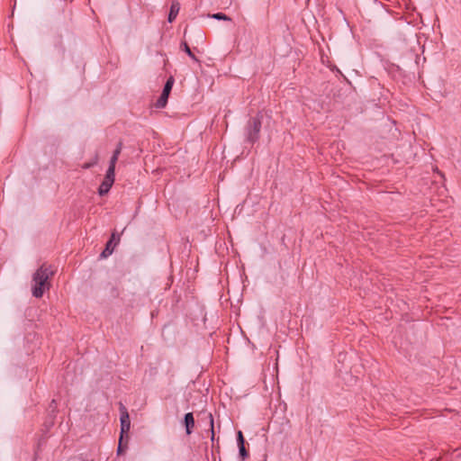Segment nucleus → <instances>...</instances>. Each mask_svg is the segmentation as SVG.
Returning <instances> with one entry per match:
<instances>
[{
  "label": "nucleus",
  "instance_id": "nucleus-19",
  "mask_svg": "<svg viewBox=\"0 0 461 461\" xmlns=\"http://www.w3.org/2000/svg\"><path fill=\"white\" fill-rule=\"evenodd\" d=\"M118 237L119 236L116 237V234L114 232H113L110 240H113V242L115 243L117 241Z\"/></svg>",
  "mask_w": 461,
  "mask_h": 461
},
{
  "label": "nucleus",
  "instance_id": "nucleus-2",
  "mask_svg": "<svg viewBox=\"0 0 461 461\" xmlns=\"http://www.w3.org/2000/svg\"><path fill=\"white\" fill-rule=\"evenodd\" d=\"M263 114L258 113L255 117L249 120L245 127L246 140L251 144L257 142L259 139V133L262 127Z\"/></svg>",
  "mask_w": 461,
  "mask_h": 461
},
{
  "label": "nucleus",
  "instance_id": "nucleus-20",
  "mask_svg": "<svg viewBox=\"0 0 461 461\" xmlns=\"http://www.w3.org/2000/svg\"><path fill=\"white\" fill-rule=\"evenodd\" d=\"M50 408H55L56 407V401L55 400H52L50 405Z\"/></svg>",
  "mask_w": 461,
  "mask_h": 461
},
{
  "label": "nucleus",
  "instance_id": "nucleus-16",
  "mask_svg": "<svg viewBox=\"0 0 461 461\" xmlns=\"http://www.w3.org/2000/svg\"><path fill=\"white\" fill-rule=\"evenodd\" d=\"M97 163V157L95 158V159L92 162H88L83 165V168L87 169L92 167Z\"/></svg>",
  "mask_w": 461,
  "mask_h": 461
},
{
  "label": "nucleus",
  "instance_id": "nucleus-14",
  "mask_svg": "<svg viewBox=\"0 0 461 461\" xmlns=\"http://www.w3.org/2000/svg\"><path fill=\"white\" fill-rule=\"evenodd\" d=\"M237 443H238V447L241 446V445H245V438L240 430H239L237 433Z\"/></svg>",
  "mask_w": 461,
  "mask_h": 461
},
{
  "label": "nucleus",
  "instance_id": "nucleus-4",
  "mask_svg": "<svg viewBox=\"0 0 461 461\" xmlns=\"http://www.w3.org/2000/svg\"><path fill=\"white\" fill-rule=\"evenodd\" d=\"M115 169L108 167L105 176L98 188V194H106L114 183Z\"/></svg>",
  "mask_w": 461,
  "mask_h": 461
},
{
  "label": "nucleus",
  "instance_id": "nucleus-11",
  "mask_svg": "<svg viewBox=\"0 0 461 461\" xmlns=\"http://www.w3.org/2000/svg\"><path fill=\"white\" fill-rule=\"evenodd\" d=\"M173 85H174V77H169L168 79L167 80L165 86H164V88H163L162 92H166L167 94H170V92L172 90V87H173Z\"/></svg>",
  "mask_w": 461,
  "mask_h": 461
},
{
  "label": "nucleus",
  "instance_id": "nucleus-3",
  "mask_svg": "<svg viewBox=\"0 0 461 461\" xmlns=\"http://www.w3.org/2000/svg\"><path fill=\"white\" fill-rule=\"evenodd\" d=\"M121 432L126 434V443L129 441V431L131 429V419L129 412L122 402L119 403Z\"/></svg>",
  "mask_w": 461,
  "mask_h": 461
},
{
  "label": "nucleus",
  "instance_id": "nucleus-9",
  "mask_svg": "<svg viewBox=\"0 0 461 461\" xmlns=\"http://www.w3.org/2000/svg\"><path fill=\"white\" fill-rule=\"evenodd\" d=\"M169 94L166 92H162L159 98L156 102V107L157 108H164L167 103Z\"/></svg>",
  "mask_w": 461,
  "mask_h": 461
},
{
  "label": "nucleus",
  "instance_id": "nucleus-10",
  "mask_svg": "<svg viewBox=\"0 0 461 461\" xmlns=\"http://www.w3.org/2000/svg\"><path fill=\"white\" fill-rule=\"evenodd\" d=\"M180 47L181 50H184L193 60L196 62L199 61L186 42H182Z\"/></svg>",
  "mask_w": 461,
  "mask_h": 461
},
{
  "label": "nucleus",
  "instance_id": "nucleus-17",
  "mask_svg": "<svg viewBox=\"0 0 461 461\" xmlns=\"http://www.w3.org/2000/svg\"><path fill=\"white\" fill-rule=\"evenodd\" d=\"M123 442H126V434H122V432H120L119 444L123 445ZM127 445L128 442L125 443L124 447H127Z\"/></svg>",
  "mask_w": 461,
  "mask_h": 461
},
{
  "label": "nucleus",
  "instance_id": "nucleus-8",
  "mask_svg": "<svg viewBox=\"0 0 461 461\" xmlns=\"http://www.w3.org/2000/svg\"><path fill=\"white\" fill-rule=\"evenodd\" d=\"M122 149V142L119 141L116 149H114L112 158H110L109 167L110 168L115 169V165L118 160L119 155L121 154Z\"/></svg>",
  "mask_w": 461,
  "mask_h": 461
},
{
  "label": "nucleus",
  "instance_id": "nucleus-15",
  "mask_svg": "<svg viewBox=\"0 0 461 461\" xmlns=\"http://www.w3.org/2000/svg\"><path fill=\"white\" fill-rule=\"evenodd\" d=\"M209 419H210V430H211V438L212 440L213 441L214 439V430H213V417L212 415V413L209 414Z\"/></svg>",
  "mask_w": 461,
  "mask_h": 461
},
{
  "label": "nucleus",
  "instance_id": "nucleus-12",
  "mask_svg": "<svg viewBox=\"0 0 461 461\" xmlns=\"http://www.w3.org/2000/svg\"><path fill=\"white\" fill-rule=\"evenodd\" d=\"M239 454L241 461H244L249 457V452L246 449L245 445L239 446Z\"/></svg>",
  "mask_w": 461,
  "mask_h": 461
},
{
  "label": "nucleus",
  "instance_id": "nucleus-18",
  "mask_svg": "<svg viewBox=\"0 0 461 461\" xmlns=\"http://www.w3.org/2000/svg\"><path fill=\"white\" fill-rule=\"evenodd\" d=\"M123 452V445L118 444L117 454L121 455Z\"/></svg>",
  "mask_w": 461,
  "mask_h": 461
},
{
  "label": "nucleus",
  "instance_id": "nucleus-7",
  "mask_svg": "<svg viewBox=\"0 0 461 461\" xmlns=\"http://www.w3.org/2000/svg\"><path fill=\"white\" fill-rule=\"evenodd\" d=\"M179 10H180V4L177 0H173L171 2V5H170V11H169V14H168V22L169 23H172L176 17L177 16L178 13H179Z\"/></svg>",
  "mask_w": 461,
  "mask_h": 461
},
{
  "label": "nucleus",
  "instance_id": "nucleus-6",
  "mask_svg": "<svg viewBox=\"0 0 461 461\" xmlns=\"http://www.w3.org/2000/svg\"><path fill=\"white\" fill-rule=\"evenodd\" d=\"M119 241H120V237L117 238V241L114 244H113V240H109L106 243L104 249L102 251L100 258H106L107 257L112 255V253L114 250L115 246L119 243Z\"/></svg>",
  "mask_w": 461,
  "mask_h": 461
},
{
  "label": "nucleus",
  "instance_id": "nucleus-1",
  "mask_svg": "<svg viewBox=\"0 0 461 461\" xmlns=\"http://www.w3.org/2000/svg\"><path fill=\"white\" fill-rule=\"evenodd\" d=\"M55 271L52 267L47 264H42L33 274L32 281L34 285L32 286V295L36 298L42 297L45 290H49L50 284L49 279L53 276Z\"/></svg>",
  "mask_w": 461,
  "mask_h": 461
},
{
  "label": "nucleus",
  "instance_id": "nucleus-5",
  "mask_svg": "<svg viewBox=\"0 0 461 461\" xmlns=\"http://www.w3.org/2000/svg\"><path fill=\"white\" fill-rule=\"evenodd\" d=\"M184 424L185 426V432L187 435H190L194 427V418L192 412H187L184 417Z\"/></svg>",
  "mask_w": 461,
  "mask_h": 461
},
{
  "label": "nucleus",
  "instance_id": "nucleus-13",
  "mask_svg": "<svg viewBox=\"0 0 461 461\" xmlns=\"http://www.w3.org/2000/svg\"><path fill=\"white\" fill-rule=\"evenodd\" d=\"M212 18L216 20L231 21L230 17L227 16L223 13H216L211 15Z\"/></svg>",
  "mask_w": 461,
  "mask_h": 461
}]
</instances>
